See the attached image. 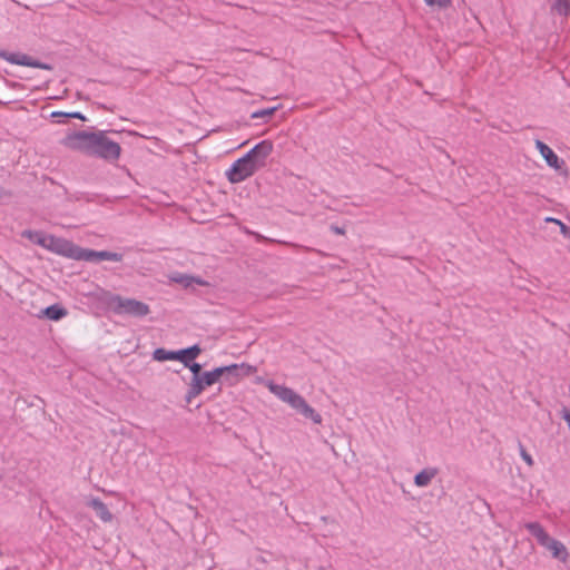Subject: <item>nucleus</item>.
Masks as SVG:
<instances>
[{
    "instance_id": "aec40b11",
    "label": "nucleus",
    "mask_w": 570,
    "mask_h": 570,
    "mask_svg": "<svg viewBox=\"0 0 570 570\" xmlns=\"http://www.w3.org/2000/svg\"><path fill=\"white\" fill-rule=\"evenodd\" d=\"M551 10L559 16L568 17L570 14V0H553Z\"/></svg>"
},
{
    "instance_id": "9d476101",
    "label": "nucleus",
    "mask_w": 570,
    "mask_h": 570,
    "mask_svg": "<svg viewBox=\"0 0 570 570\" xmlns=\"http://www.w3.org/2000/svg\"><path fill=\"white\" fill-rule=\"evenodd\" d=\"M122 254L109 252V250H92L83 248L82 261L85 262H101V261H112V262H121Z\"/></svg>"
},
{
    "instance_id": "393cba45",
    "label": "nucleus",
    "mask_w": 570,
    "mask_h": 570,
    "mask_svg": "<svg viewBox=\"0 0 570 570\" xmlns=\"http://www.w3.org/2000/svg\"><path fill=\"white\" fill-rule=\"evenodd\" d=\"M185 366L190 370V372L193 373V377H198L202 374V365L199 363L189 362L188 365Z\"/></svg>"
},
{
    "instance_id": "9b49d317",
    "label": "nucleus",
    "mask_w": 570,
    "mask_h": 570,
    "mask_svg": "<svg viewBox=\"0 0 570 570\" xmlns=\"http://www.w3.org/2000/svg\"><path fill=\"white\" fill-rule=\"evenodd\" d=\"M524 528L532 537L535 538L537 542L543 548L548 546L549 541L552 539L546 531V529L542 527V524L539 522H527L524 523Z\"/></svg>"
},
{
    "instance_id": "f8f14e48",
    "label": "nucleus",
    "mask_w": 570,
    "mask_h": 570,
    "mask_svg": "<svg viewBox=\"0 0 570 570\" xmlns=\"http://www.w3.org/2000/svg\"><path fill=\"white\" fill-rule=\"evenodd\" d=\"M535 147L550 167L559 169L563 165V160H560L558 155L543 141L538 139Z\"/></svg>"
},
{
    "instance_id": "2eb2a0df",
    "label": "nucleus",
    "mask_w": 570,
    "mask_h": 570,
    "mask_svg": "<svg viewBox=\"0 0 570 570\" xmlns=\"http://www.w3.org/2000/svg\"><path fill=\"white\" fill-rule=\"evenodd\" d=\"M544 548L551 552L552 558L567 562L569 552L561 541L552 538Z\"/></svg>"
},
{
    "instance_id": "423d86ee",
    "label": "nucleus",
    "mask_w": 570,
    "mask_h": 570,
    "mask_svg": "<svg viewBox=\"0 0 570 570\" xmlns=\"http://www.w3.org/2000/svg\"><path fill=\"white\" fill-rule=\"evenodd\" d=\"M47 249L71 259L82 261L83 248L61 237L51 235Z\"/></svg>"
},
{
    "instance_id": "5701e85b",
    "label": "nucleus",
    "mask_w": 570,
    "mask_h": 570,
    "mask_svg": "<svg viewBox=\"0 0 570 570\" xmlns=\"http://www.w3.org/2000/svg\"><path fill=\"white\" fill-rule=\"evenodd\" d=\"M51 117L52 118H56V117L77 118V119H80L82 121L86 120V117L81 112H79V111H73V112L53 111L51 114Z\"/></svg>"
},
{
    "instance_id": "b1692460",
    "label": "nucleus",
    "mask_w": 570,
    "mask_h": 570,
    "mask_svg": "<svg viewBox=\"0 0 570 570\" xmlns=\"http://www.w3.org/2000/svg\"><path fill=\"white\" fill-rule=\"evenodd\" d=\"M519 451H520V455H521L522 460L529 466H532L534 464V461H533L532 456L527 452V450L524 449V446L521 443H519Z\"/></svg>"
},
{
    "instance_id": "6e6552de",
    "label": "nucleus",
    "mask_w": 570,
    "mask_h": 570,
    "mask_svg": "<svg viewBox=\"0 0 570 570\" xmlns=\"http://www.w3.org/2000/svg\"><path fill=\"white\" fill-rule=\"evenodd\" d=\"M218 368H227L224 371V379L229 384L237 383L242 377H246L256 372V367L246 363L230 364L226 366H219Z\"/></svg>"
},
{
    "instance_id": "4be33fe9",
    "label": "nucleus",
    "mask_w": 570,
    "mask_h": 570,
    "mask_svg": "<svg viewBox=\"0 0 570 570\" xmlns=\"http://www.w3.org/2000/svg\"><path fill=\"white\" fill-rule=\"evenodd\" d=\"M279 106H274L269 108L259 109L257 111H254L250 115L252 119H258V118H269L275 114V111L278 109Z\"/></svg>"
},
{
    "instance_id": "f03ea898",
    "label": "nucleus",
    "mask_w": 570,
    "mask_h": 570,
    "mask_svg": "<svg viewBox=\"0 0 570 570\" xmlns=\"http://www.w3.org/2000/svg\"><path fill=\"white\" fill-rule=\"evenodd\" d=\"M265 386L282 402L288 404L293 410L304 417L312 420L315 424L322 423V415L316 412L306 400L293 389L276 384L274 381H266Z\"/></svg>"
},
{
    "instance_id": "ddd939ff",
    "label": "nucleus",
    "mask_w": 570,
    "mask_h": 570,
    "mask_svg": "<svg viewBox=\"0 0 570 570\" xmlns=\"http://www.w3.org/2000/svg\"><path fill=\"white\" fill-rule=\"evenodd\" d=\"M67 309L63 308L60 304H52L46 308L39 311L36 314L38 318H48L50 321H60L67 315Z\"/></svg>"
},
{
    "instance_id": "6ab92c4d",
    "label": "nucleus",
    "mask_w": 570,
    "mask_h": 570,
    "mask_svg": "<svg viewBox=\"0 0 570 570\" xmlns=\"http://www.w3.org/2000/svg\"><path fill=\"white\" fill-rule=\"evenodd\" d=\"M169 279L180 285H193V283H196V285H209V283L205 281L178 272L171 273Z\"/></svg>"
},
{
    "instance_id": "c85d7f7f",
    "label": "nucleus",
    "mask_w": 570,
    "mask_h": 570,
    "mask_svg": "<svg viewBox=\"0 0 570 570\" xmlns=\"http://www.w3.org/2000/svg\"><path fill=\"white\" fill-rule=\"evenodd\" d=\"M561 416L567 422L569 430H570V410H568L567 407H563L561 410Z\"/></svg>"
},
{
    "instance_id": "1a4fd4ad",
    "label": "nucleus",
    "mask_w": 570,
    "mask_h": 570,
    "mask_svg": "<svg viewBox=\"0 0 570 570\" xmlns=\"http://www.w3.org/2000/svg\"><path fill=\"white\" fill-rule=\"evenodd\" d=\"M273 151V142L271 140H262L256 144L250 150H248L245 156L253 160V163L262 168L265 166L267 157Z\"/></svg>"
},
{
    "instance_id": "7c9ffc66",
    "label": "nucleus",
    "mask_w": 570,
    "mask_h": 570,
    "mask_svg": "<svg viewBox=\"0 0 570 570\" xmlns=\"http://www.w3.org/2000/svg\"><path fill=\"white\" fill-rule=\"evenodd\" d=\"M546 222H547V223H553V224H557V225H559V223H561V220H560V219H558V218H553V217H547V218H546Z\"/></svg>"
},
{
    "instance_id": "20e7f679",
    "label": "nucleus",
    "mask_w": 570,
    "mask_h": 570,
    "mask_svg": "<svg viewBox=\"0 0 570 570\" xmlns=\"http://www.w3.org/2000/svg\"><path fill=\"white\" fill-rule=\"evenodd\" d=\"M227 368H214L202 373L198 377H193L189 384V389L186 394V401L190 402L193 399L198 396L207 386H212L224 376V371Z\"/></svg>"
},
{
    "instance_id": "a878e982",
    "label": "nucleus",
    "mask_w": 570,
    "mask_h": 570,
    "mask_svg": "<svg viewBox=\"0 0 570 570\" xmlns=\"http://www.w3.org/2000/svg\"><path fill=\"white\" fill-rule=\"evenodd\" d=\"M428 6H438L440 8H446L450 4V0H424Z\"/></svg>"
},
{
    "instance_id": "4468645a",
    "label": "nucleus",
    "mask_w": 570,
    "mask_h": 570,
    "mask_svg": "<svg viewBox=\"0 0 570 570\" xmlns=\"http://www.w3.org/2000/svg\"><path fill=\"white\" fill-rule=\"evenodd\" d=\"M96 513V515L104 522L112 520V513L108 507L98 498H91L87 503Z\"/></svg>"
},
{
    "instance_id": "c756f323",
    "label": "nucleus",
    "mask_w": 570,
    "mask_h": 570,
    "mask_svg": "<svg viewBox=\"0 0 570 570\" xmlns=\"http://www.w3.org/2000/svg\"><path fill=\"white\" fill-rule=\"evenodd\" d=\"M331 229L335 233V234H344V229L342 227H338V226H332Z\"/></svg>"
},
{
    "instance_id": "412c9836",
    "label": "nucleus",
    "mask_w": 570,
    "mask_h": 570,
    "mask_svg": "<svg viewBox=\"0 0 570 570\" xmlns=\"http://www.w3.org/2000/svg\"><path fill=\"white\" fill-rule=\"evenodd\" d=\"M154 360L164 362V361H177V351H167L165 348H157L154 352Z\"/></svg>"
},
{
    "instance_id": "f257e3e1",
    "label": "nucleus",
    "mask_w": 570,
    "mask_h": 570,
    "mask_svg": "<svg viewBox=\"0 0 570 570\" xmlns=\"http://www.w3.org/2000/svg\"><path fill=\"white\" fill-rule=\"evenodd\" d=\"M62 145L107 161L118 160L121 154L120 145L109 139L105 130L73 131L63 138Z\"/></svg>"
},
{
    "instance_id": "0eeeda50",
    "label": "nucleus",
    "mask_w": 570,
    "mask_h": 570,
    "mask_svg": "<svg viewBox=\"0 0 570 570\" xmlns=\"http://www.w3.org/2000/svg\"><path fill=\"white\" fill-rule=\"evenodd\" d=\"M0 58H2L3 60H6L10 63L18 65V66L33 67V68L46 69V70L51 69L50 65L41 62L39 60H35L32 57H30L26 53L0 51Z\"/></svg>"
},
{
    "instance_id": "a211bd4d",
    "label": "nucleus",
    "mask_w": 570,
    "mask_h": 570,
    "mask_svg": "<svg viewBox=\"0 0 570 570\" xmlns=\"http://www.w3.org/2000/svg\"><path fill=\"white\" fill-rule=\"evenodd\" d=\"M200 352L202 350L197 344L187 348L178 350L177 361L181 362L184 365H188V363L193 362L200 354Z\"/></svg>"
},
{
    "instance_id": "39448f33",
    "label": "nucleus",
    "mask_w": 570,
    "mask_h": 570,
    "mask_svg": "<svg viewBox=\"0 0 570 570\" xmlns=\"http://www.w3.org/2000/svg\"><path fill=\"white\" fill-rule=\"evenodd\" d=\"M259 168L245 155L235 160L226 171L227 179L232 184L242 183L253 176Z\"/></svg>"
},
{
    "instance_id": "f3484780",
    "label": "nucleus",
    "mask_w": 570,
    "mask_h": 570,
    "mask_svg": "<svg viewBox=\"0 0 570 570\" xmlns=\"http://www.w3.org/2000/svg\"><path fill=\"white\" fill-rule=\"evenodd\" d=\"M436 468H425L414 476V484L420 488L428 487L438 474Z\"/></svg>"
},
{
    "instance_id": "cd10ccee",
    "label": "nucleus",
    "mask_w": 570,
    "mask_h": 570,
    "mask_svg": "<svg viewBox=\"0 0 570 570\" xmlns=\"http://www.w3.org/2000/svg\"><path fill=\"white\" fill-rule=\"evenodd\" d=\"M560 227V233L564 236V237H570V227L567 226L564 223H559L558 225Z\"/></svg>"
},
{
    "instance_id": "bb28decb",
    "label": "nucleus",
    "mask_w": 570,
    "mask_h": 570,
    "mask_svg": "<svg viewBox=\"0 0 570 570\" xmlns=\"http://www.w3.org/2000/svg\"><path fill=\"white\" fill-rule=\"evenodd\" d=\"M244 232H245L246 234H248V235L254 236V237L256 238V240H257V242H264V240H267V238H266V237H264L263 235H261V234H258V233H256V232H253V230H250V229H248V228H244Z\"/></svg>"
},
{
    "instance_id": "dca6fc26",
    "label": "nucleus",
    "mask_w": 570,
    "mask_h": 570,
    "mask_svg": "<svg viewBox=\"0 0 570 570\" xmlns=\"http://www.w3.org/2000/svg\"><path fill=\"white\" fill-rule=\"evenodd\" d=\"M22 237L29 239L31 243L39 245L47 249L48 242L51 235L46 234L41 230L27 229L22 232Z\"/></svg>"
},
{
    "instance_id": "7ed1b4c3",
    "label": "nucleus",
    "mask_w": 570,
    "mask_h": 570,
    "mask_svg": "<svg viewBox=\"0 0 570 570\" xmlns=\"http://www.w3.org/2000/svg\"><path fill=\"white\" fill-rule=\"evenodd\" d=\"M104 306L107 312L119 316H131L141 318L149 313V306L135 298L121 297L109 292L102 293Z\"/></svg>"
}]
</instances>
